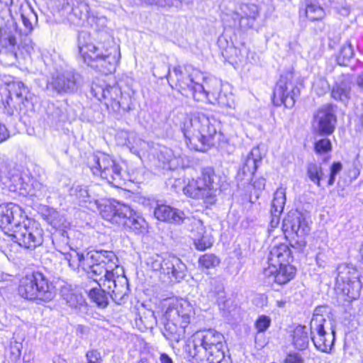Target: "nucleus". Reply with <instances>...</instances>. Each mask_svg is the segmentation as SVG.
Here are the masks:
<instances>
[{
    "instance_id": "obj_1",
    "label": "nucleus",
    "mask_w": 363,
    "mask_h": 363,
    "mask_svg": "<svg viewBox=\"0 0 363 363\" xmlns=\"http://www.w3.org/2000/svg\"><path fill=\"white\" fill-rule=\"evenodd\" d=\"M180 128L189 146L199 151L215 145L221 135L220 121L214 116L202 112L185 115Z\"/></svg>"
},
{
    "instance_id": "obj_2",
    "label": "nucleus",
    "mask_w": 363,
    "mask_h": 363,
    "mask_svg": "<svg viewBox=\"0 0 363 363\" xmlns=\"http://www.w3.org/2000/svg\"><path fill=\"white\" fill-rule=\"evenodd\" d=\"M79 52L85 63L104 74L116 71L121 58L120 48L113 40L107 38L96 43L91 42L86 32H81L78 36Z\"/></svg>"
},
{
    "instance_id": "obj_3",
    "label": "nucleus",
    "mask_w": 363,
    "mask_h": 363,
    "mask_svg": "<svg viewBox=\"0 0 363 363\" xmlns=\"http://www.w3.org/2000/svg\"><path fill=\"white\" fill-rule=\"evenodd\" d=\"M179 86L183 91H189L195 101H207L211 104H216L222 106L231 107L227 96L220 92V83L216 79L211 80L212 89H206L203 82V74L191 65L184 67L177 66L173 69Z\"/></svg>"
},
{
    "instance_id": "obj_4",
    "label": "nucleus",
    "mask_w": 363,
    "mask_h": 363,
    "mask_svg": "<svg viewBox=\"0 0 363 363\" xmlns=\"http://www.w3.org/2000/svg\"><path fill=\"white\" fill-rule=\"evenodd\" d=\"M166 308L162 318L164 335L178 342L185 335V330L191 323L195 312L192 304L185 299L172 298L165 301Z\"/></svg>"
},
{
    "instance_id": "obj_5",
    "label": "nucleus",
    "mask_w": 363,
    "mask_h": 363,
    "mask_svg": "<svg viewBox=\"0 0 363 363\" xmlns=\"http://www.w3.org/2000/svg\"><path fill=\"white\" fill-rule=\"evenodd\" d=\"M101 216L111 223L123 226L136 234L145 233L148 228L147 223L139 213L117 201L102 203Z\"/></svg>"
},
{
    "instance_id": "obj_6",
    "label": "nucleus",
    "mask_w": 363,
    "mask_h": 363,
    "mask_svg": "<svg viewBox=\"0 0 363 363\" xmlns=\"http://www.w3.org/2000/svg\"><path fill=\"white\" fill-rule=\"evenodd\" d=\"M220 187V177L211 167L203 169L201 177L192 179L184 188L186 195L201 199L207 204H213Z\"/></svg>"
},
{
    "instance_id": "obj_7",
    "label": "nucleus",
    "mask_w": 363,
    "mask_h": 363,
    "mask_svg": "<svg viewBox=\"0 0 363 363\" xmlns=\"http://www.w3.org/2000/svg\"><path fill=\"white\" fill-rule=\"evenodd\" d=\"M18 294L28 300L49 302L55 296V289L52 283L40 272L26 275L20 280Z\"/></svg>"
},
{
    "instance_id": "obj_8",
    "label": "nucleus",
    "mask_w": 363,
    "mask_h": 363,
    "mask_svg": "<svg viewBox=\"0 0 363 363\" xmlns=\"http://www.w3.org/2000/svg\"><path fill=\"white\" fill-rule=\"evenodd\" d=\"M88 165L94 174L113 186L120 187L123 184L121 167L111 156L103 152L93 154L88 158Z\"/></svg>"
},
{
    "instance_id": "obj_9",
    "label": "nucleus",
    "mask_w": 363,
    "mask_h": 363,
    "mask_svg": "<svg viewBox=\"0 0 363 363\" xmlns=\"http://www.w3.org/2000/svg\"><path fill=\"white\" fill-rule=\"evenodd\" d=\"M148 264L154 271L160 272V279L164 282H179L186 275L185 264L174 255H156L150 259Z\"/></svg>"
},
{
    "instance_id": "obj_10",
    "label": "nucleus",
    "mask_w": 363,
    "mask_h": 363,
    "mask_svg": "<svg viewBox=\"0 0 363 363\" xmlns=\"http://www.w3.org/2000/svg\"><path fill=\"white\" fill-rule=\"evenodd\" d=\"M21 33L14 18L0 26V60L6 65H13L19 58L16 35Z\"/></svg>"
},
{
    "instance_id": "obj_11",
    "label": "nucleus",
    "mask_w": 363,
    "mask_h": 363,
    "mask_svg": "<svg viewBox=\"0 0 363 363\" xmlns=\"http://www.w3.org/2000/svg\"><path fill=\"white\" fill-rule=\"evenodd\" d=\"M21 247L33 250L42 245L43 230L40 224L28 217L9 235Z\"/></svg>"
},
{
    "instance_id": "obj_12",
    "label": "nucleus",
    "mask_w": 363,
    "mask_h": 363,
    "mask_svg": "<svg viewBox=\"0 0 363 363\" xmlns=\"http://www.w3.org/2000/svg\"><path fill=\"white\" fill-rule=\"evenodd\" d=\"M282 229L286 237H290L301 250L306 245V238L311 227L306 218L298 211H291L283 220Z\"/></svg>"
},
{
    "instance_id": "obj_13",
    "label": "nucleus",
    "mask_w": 363,
    "mask_h": 363,
    "mask_svg": "<svg viewBox=\"0 0 363 363\" xmlns=\"http://www.w3.org/2000/svg\"><path fill=\"white\" fill-rule=\"evenodd\" d=\"M104 261V262H97L95 265L93 266V269L90 272V274H92L93 279L96 281L97 276H104V279L102 280V279L100 278L99 281H103V286L107 288L108 290V293L110 294L111 292L116 298L124 296L126 294L127 288L123 284L120 286L117 284V282H121L123 281L124 279L118 276H117L116 279L113 272L115 269H118V258L115 255V260H113L115 266L112 268L108 267L111 261L108 259H105Z\"/></svg>"
},
{
    "instance_id": "obj_14",
    "label": "nucleus",
    "mask_w": 363,
    "mask_h": 363,
    "mask_svg": "<svg viewBox=\"0 0 363 363\" xmlns=\"http://www.w3.org/2000/svg\"><path fill=\"white\" fill-rule=\"evenodd\" d=\"M322 308H315L310 323L311 337L314 346L320 351L330 352L335 340V331L327 333L325 324L327 322L325 317L320 313Z\"/></svg>"
},
{
    "instance_id": "obj_15",
    "label": "nucleus",
    "mask_w": 363,
    "mask_h": 363,
    "mask_svg": "<svg viewBox=\"0 0 363 363\" xmlns=\"http://www.w3.org/2000/svg\"><path fill=\"white\" fill-rule=\"evenodd\" d=\"M82 84L79 74L73 70L56 71L48 82V88L58 94L73 93L77 91Z\"/></svg>"
},
{
    "instance_id": "obj_16",
    "label": "nucleus",
    "mask_w": 363,
    "mask_h": 363,
    "mask_svg": "<svg viewBox=\"0 0 363 363\" xmlns=\"http://www.w3.org/2000/svg\"><path fill=\"white\" fill-rule=\"evenodd\" d=\"M305 14L311 21H321L326 16L323 6H333L341 15L347 16L350 9L345 0H306Z\"/></svg>"
},
{
    "instance_id": "obj_17",
    "label": "nucleus",
    "mask_w": 363,
    "mask_h": 363,
    "mask_svg": "<svg viewBox=\"0 0 363 363\" xmlns=\"http://www.w3.org/2000/svg\"><path fill=\"white\" fill-rule=\"evenodd\" d=\"M356 274V271L348 265L341 264L337 267L336 287L351 299L359 297L361 289Z\"/></svg>"
},
{
    "instance_id": "obj_18",
    "label": "nucleus",
    "mask_w": 363,
    "mask_h": 363,
    "mask_svg": "<svg viewBox=\"0 0 363 363\" xmlns=\"http://www.w3.org/2000/svg\"><path fill=\"white\" fill-rule=\"evenodd\" d=\"M299 92L291 75L281 76L274 90L273 103L276 106L284 104L286 108H291L294 105L295 97L298 96Z\"/></svg>"
},
{
    "instance_id": "obj_19",
    "label": "nucleus",
    "mask_w": 363,
    "mask_h": 363,
    "mask_svg": "<svg viewBox=\"0 0 363 363\" xmlns=\"http://www.w3.org/2000/svg\"><path fill=\"white\" fill-rule=\"evenodd\" d=\"M26 218L20 206L13 203L0 204V228L9 236Z\"/></svg>"
},
{
    "instance_id": "obj_20",
    "label": "nucleus",
    "mask_w": 363,
    "mask_h": 363,
    "mask_svg": "<svg viewBox=\"0 0 363 363\" xmlns=\"http://www.w3.org/2000/svg\"><path fill=\"white\" fill-rule=\"evenodd\" d=\"M55 6L63 11L70 21L88 18L90 16V5L94 0H51Z\"/></svg>"
},
{
    "instance_id": "obj_21",
    "label": "nucleus",
    "mask_w": 363,
    "mask_h": 363,
    "mask_svg": "<svg viewBox=\"0 0 363 363\" xmlns=\"http://www.w3.org/2000/svg\"><path fill=\"white\" fill-rule=\"evenodd\" d=\"M192 341L194 345L193 357L195 359H201L203 355L201 352H203L204 349L208 347L216 345L219 342L224 341L223 335L213 329H208L205 330H200L196 332L192 336Z\"/></svg>"
},
{
    "instance_id": "obj_22",
    "label": "nucleus",
    "mask_w": 363,
    "mask_h": 363,
    "mask_svg": "<svg viewBox=\"0 0 363 363\" xmlns=\"http://www.w3.org/2000/svg\"><path fill=\"white\" fill-rule=\"evenodd\" d=\"M336 122L337 119L333 108L330 106H325L315 113L313 127L319 135H328L334 132Z\"/></svg>"
},
{
    "instance_id": "obj_23",
    "label": "nucleus",
    "mask_w": 363,
    "mask_h": 363,
    "mask_svg": "<svg viewBox=\"0 0 363 363\" xmlns=\"http://www.w3.org/2000/svg\"><path fill=\"white\" fill-rule=\"evenodd\" d=\"M262 156L259 147H253L242 160L241 167L237 174V179L242 184H248L252 181L262 162Z\"/></svg>"
},
{
    "instance_id": "obj_24",
    "label": "nucleus",
    "mask_w": 363,
    "mask_h": 363,
    "mask_svg": "<svg viewBox=\"0 0 363 363\" xmlns=\"http://www.w3.org/2000/svg\"><path fill=\"white\" fill-rule=\"evenodd\" d=\"M189 230L193 235L194 243L198 250L203 251L210 248L213 243V238L211 232H208L203 222L196 218H188Z\"/></svg>"
},
{
    "instance_id": "obj_25",
    "label": "nucleus",
    "mask_w": 363,
    "mask_h": 363,
    "mask_svg": "<svg viewBox=\"0 0 363 363\" xmlns=\"http://www.w3.org/2000/svg\"><path fill=\"white\" fill-rule=\"evenodd\" d=\"M295 274L296 268L289 263L268 266L264 270V275L268 279V281L274 282L279 285L287 284L294 279Z\"/></svg>"
},
{
    "instance_id": "obj_26",
    "label": "nucleus",
    "mask_w": 363,
    "mask_h": 363,
    "mask_svg": "<svg viewBox=\"0 0 363 363\" xmlns=\"http://www.w3.org/2000/svg\"><path fill=\"white\" fill-rule=\"evenodd\" d=\"M91 91L96 98L99 101H104L107 106H111L113 109L120 108V101L121 97V89L116 86H106L95 84L92 86Z\"/></svg>"
},
{
    "instance_id": "obj_27",
    "label": "nucleus",
    "mask_w": 363,
    "mask_h": 363,
    "mask_svg": "<svg viewBox=\"0 0 363 363\" xmlns=\"http://www.w3.org/2000/svg\"><path fill=\"white\" fill-rule=\"evenodd\" d=\"M259 9L254 4H242L239 9L234 12L233 19L239 22L243 28H251L259 16Z\"/></svg>"
},
{
    "instance_id": "obj_28",
    "label": "nucleus",
    "mask_w": 363,
    "mask_h": 363,
    "mask_svg": "<svg viewBox=\"0 0 363 363\" xmlns=\"http://www.w3.org/2000/svg\"><path fill=\"white\" fill-rule=\"evenodd\" d=\"M7 91L9 93V99L6 100V104H4L8 113L11 115L13 114L15 111L18 110L16 104H12L13 96H14L17 99L23 101L24 99H28L29 94L28 89L20 81H12L7 84Z\"/></svg>"
},
{
    "instance_id": "obj_29",
    "label": "nucleus",
    "mask_w": 363,
    "mask_h": 363,
    "mask_svg": "<svg viewBox=\"0 0 363 363\" xmlns=\"http://www.w3.org/2000/svg\"><path fill=\"white\" fill-rule=\"evenodd\" d=\"M14 2L18 4V7L17 11L13 12V15H20L25 27L23 33L27 35L32 32L33 24L37 22V15L27 0H15Z\"/></svg>"
},
{
    "instance_id": "obj_30",
    "label": "nucleus",
    "mask_w": 363,
    "mask_h": 363,
    "mask_svg": "<svg viewBox=\"0 0 363 363\" xmlns=\"http://www.w3.org/2000/svg\"><path fill=\"white\" fill-rule=\"evenodd\" d=\"M225 340L218 345L208 347L203 350L201 359H196L201 363H231L230 356L225 354Z\"/></svg>"
},
{
    "instance_id": "obj_31",
    "label": "nucleus",
    "mask_w": 363,
    "mask_h": 363,
    "mask_svg": "<svg viewBox=\"0 0 363 363\" xmlns=\"http://www.w3.org/2000/svg\"><path fill=\"white\" fill-rule=\"evenodd\" d=\"M105 259H108L111 262H109V268H112L114 267V264L113 260H115V254L111 251H94L87 252L86 255H84L81 269L86 272L87 274H90V272L93 269V266L97 262H104Z\"/></svg>"
},
{
    "instance_id": "obj_32",
    "label": "nucleus",
    "mask_w": 363,
    "mask_h": 363,
    "mask_svg": "<svg viewBox=\"0 0 363 363\" xmlns=\"http://www.w3.org/2000/svg\"><path fill=\"white\" fill-rule=\"evenodd\" d=\"M154 215L159 220L172 223H179L185 220H188L189 218L185 217L183 211L163 204L157 205L155 209Z\"/></svg>"
},
{
    "instance_id": "obj_33",
    "label": "nucleus",
    "mask_w": 363,
    "mask_h": 363,
    "mask_svg": "<svg viewBox=\"0 0 363 363\" xmlns=\"http://www.w3.org/2000/svg\"><path fill=\"white\" fill-rule=\"evenodd\" d=\"M291 259V250L289 246L281 243L271 248L268 257V264L269 266H274L289 263Z\"/></svg>"
},
{
    "instance_id": "obj_34",
    "label": "nucleus",
    "mask_w": 363,
    "mask_h": 363,
    "mask_svg": "<svg viewBox=\"0 0 363 363\" xmlns=\"http://www.w3.org/2000/svg\"><path fill=\"white\" fill-rule=\"evenodd\" d=\"M75 195L78 199L80 205L86 206L91 210L94 208H97L101 213V203L105 201H110L109 200L99 201L94 197L91 196L86 187L82 186H77L75 188Z\"/></svg>"
},
{
    "instance_id": "obj_35",
    "label": "nucleus",
    "mask_w": 363,
    "mask_h": 363,
    "mask_svg": "<svg viewBox=\"0 0 363 363\" xmlns=\"http://www.w3.org/2000/svg\"><path fill=\"white\" fill-rule=\"evenodd\" d=\"M291 343L298 350H306L309 345V336L305 326L297 325L291 332Z\"/></svg>"
},
{
    "instance_id": "obj_36",
    "label": "nucleus",
    "mask_w": 363,
    "mask_h": 363,
    "mask_svg": "<svg viewBox=\"0 0 363 363\" xmlns=\"http://www.w3.org/2000/svg\"><path fill=\"white\" fill-rule=\"evenodd\" d=\"M332 97L336 100L347 104L351 99V82L348 80H343L337 83L331 91Z\"/></svg>"
},
{
    "instance_id": "obj_37",
    "label": "nucleus",
    "mask_w": 363,
    "mask_h": 363,
    "mask_svg": "<svg viewBox=\"0 0 363 363\" xmlns=\"http://www.w3.org/2000/svg\"><path fill=\"white\" fill-rule=\"evenodd\" d=\"M98 286L93 287L89 291V298L95 302L99 306L105 308L108 305V294H110L113 298L114 299H122L123 296L120 298L119 296L116 298L114 295L111 292L108 293V290L106 289L107 291L105 289H101V286L103 284L96 283Z\"/></svg>"
},
{
    "instance_id": "obj_38",
    "label": "nucleus",
    "mask_w": 363,
    "mask_h": 363,
    "mask_svg": "<svg viewBox=\"0 0 363 363\" xmlns=\"http://www.w3.org/2000/svg\"><path fill=\"white\" fill-rule=\"evenodd\" d=\"M64 258L69 264L70 268L74 270L79 269L82 267L84 253L77 250L70 248L69 252L63 253Z\"/></svg>"
},
{
    "instance_id": "obj_39",
    "label": "nucleus",
    "mask_w": 363,
    "mask_h": 363,
    "mask_svg": "<svg viewBox=\"0 0 363 363\" xmlns=\"http://www.w3.org/2000/svg\"><path fill=\"white\" fill-rule=\"evenodd\" d=\"M286 202V189L279 187L274 194L272 203L271 212H275L276 214L281 213Z\"/></svg>"
},
{
    "instance_id": "obj_40",
    "label": "nucleus",
    "mask_w": 363,
    "mask_h": 363,
    "mask_svg": "<svg viewBox=\"0 0 363 363\" xmlns=\"http://www.w3.org/2000/svg\"><path fill=\"white\" fill-rule=\"evenodd\" d=\"M323 171L320 164L309 163L307 165V175L310 180L318 186H320V181L323 177Z\"/></svg>"
},
{
    "instance_id": "obj_41",
    "label": "nucleus",
    "mask_w": 363,
    "mask_h": 363,
    "mask_svg": "<svg viewBox=\"0 0 363 363\" xmlns=\"http://www.w3.org/2000/svg\"><path fill=\"white\" fill-rule=\"evenodd\" d=\"M121 136L126 138L125 144L129 147L130 150L135 154H139V149L145 142L133 133L123 132L120 135V137Z\"/></svg>"
},
{
    "instance_id": "obj_42",
    "label": "nucleus",
    "mask_w": 363,
    "mask_h": 363,
    "mask_svg": "<svg viewBox=\"0 0 363 363\" xmlns=\"http://www.w3.org/2000/svg\"><path fill=\"white\" fill-rule=\"evenodd\" d=\"M63 296L67 304L71 308L79 310L86 308L85 300L81 294L70 292Z\"/></svg>"
},
{
    "instance_id": "obj_43",
    "label": "nucleus",
    "mask_w": 363,
    "mask_h": 363,
    "mask_svg": "<svg viewBox=\"0 0 363 363\" xmlns=\"http://www.w3.org/2000/svg\"><path fill=\"white\" fill-rule=\"evenodd\" d=\"M354 56V50L350 42H347L341 48L340 52L337 57V63L340 65L346 66Z\"/></svg>"
},
{
    "instance_id": "obj_44",
    "label": "nucleus",
    "mask_w": 363,
    "mask_h": 363,
    "mask_svg": "<svg viewBox=\"0 0 363 363\" xmlns=\"http://www.w3.org/2000/svg\"><path fill=\"white\" fill-rule=\"evenodd\" d=\"M220 264V259L213 254H205L199 259V267L204 269L215 268Z\"/></svg>"
},
{
    "instance_id": "obj_45",
    "label": "nucleus",
    "mask_w": 363,
    "mask_h": 363,
    "mask_svg": "<svg viewBox=\"0 0 363 363\" xmlns=\"http://www.w3.org/2000/svg\"><path fill=\"white\" fill-rule=\"evenodd\" d=\"M313 90L319 96H322L329 90L327 80L322 77H318L313 83Z\"/></svg>"
},
{
    "instance_id": "obj_46",
    "label": "nucleus",
    "mask_w": 363,
    "mask_h": 363,
    "mask_svg": "<svg viewBox=\"0 0 363 363\" xmlns=\"http://www.w3.org/2000/svg\"><path fill=\"white\" fill-rule=\"evenodd\" d=\"M158 159L163 164H169V168H172L174 166V160L175 158L170 149L164 147L163 150H160Z\"/></svg>"
},
{
    "instance_id": "obj_47",
    "label": "nucleus",
    "mask_w": 363,
    "mask_h": 363,
    "mask_svg": "<svg viewBox=\"0 0 363 363\" xmlns=\"http://www.w3.org/2000/svg\"><path fill=\"white\" fill-rule=\"evenodd\" d=\"M314 148L315 152L318 154H325L331 150L332 144L329 139L322 138L315 141Z\"/></svg>"
},
{
    "instance_id": "obj_48",
    "label": "nucleus",
    "mask_w": 363,
    "mask_h": 363,
    "mask_svg": "<svg viewBox=\"0 0 363 363\" xmlns=\"http://www.w3.org/2000/svg\"><path fill=\"white\" fill-rule=\"evenodd\" d=\"M18 46L19 52L21 53L19 57L23 55L22 50H25V52L29 55H30L34 52L35 44L28 38H25L24 40L22 41L20 45H18Z\"/></svg>"
},
{
    "instance_id": "obj_49",
    "label": "nucleus",
    "mask_w": 363,
    "mask_h": 363,
    "mask_svg": "<svg viewBox=\"0 0 363 363\" xmlns=\"http://www.w3.org/2000/svg\"><path fill=\"white\" fill-rule=\"evenodd\" d=\"M271 324V319L267 315H260L255 323V328L259 333L264 332Z\"/></svg>"
},
{
    "instance_id": "obj_50",
    "label": "nucleus",
    "mask_w": 363,
    "mask_h": 363,
    "mask_svg": "<svg viewBox=\"0 0 363 363\" xmlns=\"http://www.w3.org/2000/svg\"><path fill=\"white\" fill-rule=\"evenodd\" d=\"M15 0H0V11L4 9H9L11 18H14L13 12L17 11L18 4H15Z\"/></svg>"
},
{
    "instance_id": "obj_51",
    "label": "nucleus",
    "mask_w": 363,
    "mask_h": 363,
    "mask_svg": "<svg viewBox=\"0 0 363 363\" xmlns=\"http://www.w3.org/2000/svg\"><path fill=\"white\" fill-rule=\"evenodd\" d=\"M342 169V164L340 162H334L330 167V174L328 180V185L332 186L335 180L337 173Z\"/></svg>"
},
{
    "instance_id": "obj_52",
    "label": "nucleus",
    "mask_w": 363,
    "mask_h": 363,
    "mask_svg": "<svg viewBox=\"0 0 363 363\" xmlns=\"http://www.w3.org/2000/svg\"><path fill=\"white\" fill-rule=\"evenodd\" d=\"M284 363H304V358L301 354L293 352L286 355Z\"/></svg>"
},
{
    "instance_id": "obj_53",
    "label": "nucleus",
    "mask_w": 363,
    "mask_h": 363,
    "mask_svg": "<svg viewBox=\"0 0 363 363\" xmlns=\"http://www.w3.org/2000/svg\"><path fill=\"white\" fill-rule=\"evenodd\" d=\"M86 358L89 362L97 363L101 359V354L97 350H91L86 353Z\"/></svg>"
},
{
    "instance_id": "obj_54",
    "label": "nucleus",
    "mask_w": 363,
    "mask_h": 363,
    "mask_svg": "<svg viewBox=\"0 0 363 363\" xmlns=\"http://www.w3.org/2000/svg\"><path fill=\"white\" fill-rule=\"evenodd\" d=\"M10 137V133L5 125L0 123V143L6 141Z\"/></svg>"
},
{
    "instance_id": "obj_55",
    "label": "nucleus",
    "mask_w": 363,
    "mask_h": 363,
    "mask_svg": "<svg viewBox=\"0 0 363 363\" xmlns=\"http://www.w3.org/2000/svg\"><path fill=\"white\" fill-rule=\"evenodd\" d=\"M281 213L276 214L275 212H271L272 220L270 222V225L272 228H276L279 223V216Z\"/></svg>"
},
{
    "instance_id": "obj_56",
    "label": "nucleus",
    "mask_w": 363,
    "mask_h": 363,
    "mask_svg": "<svg viewBox=\"0 0 363 363\" xmlns=\"http://www.w3.org/2000/svg\"><path fill=\"white\" fill-rule=\"evenodd\" d=\"M253 186L255 189L259 191L264 189L265 186V180L263 178L258 179L254 182Z\"/></svg>"
},
{
    "instance_id": "obj_57",
    "label": "nucleus",
    "mask_w": 363,
    "mask_h": 363,
    "mask_svg": "<svg viewBox=\"0 0 363 363\" xmlns=\"http://www.w3.org/2000/svg\"><path fill=\"white\" fill-rule=\"evenodd\" d=\"M159 359L160 363H174L173 359L166 353H161Z\"/></svg>"
},
{
    "instance_id": "obj_58",
    "label": "nucleus",
    "mask_w": 363,
    "mask_h": 363,
    "mask_svg": "<svg viewBox=\"0 0 363 363\" xmlns=\"http://www.w3.org/2000/svg\"><path fill=\"white\" fill-rule=\"evenodd\" d=\"M12 277L13 276L8 274V273H5L4 272H3L1 269H0V282L1 281H11L12 280Z\"/></svg>"
},
{
    "instance_id": "obj_59",
    "label": "nucleus",
    "mask_w": 363,
    "mask_h": 363,
    "mask_svg": "<svg viewBox=\"0 0 363 363\" xmlns=\"http://www.w3.org/2000/svg\"><path fill=\"white\" fill-rule=\"evenodd\" d=\"M210 283L211 285H216V288L215 289H211V291L213 293H218L222 289V286L218 284L217 280L216 279H211Z\"/></svg>"
},
{
    "instance_id": "obj_60",
    "label": "nucleus",
    "mask_w": 363,
    "mask_h": 363,
    "mask_svg": "<svg viewBox=\"0 0 363 363\" xmlns=\"http://www.w3.org/2000/svg\"><path fill=\"white\" fill-rule=\"evenodd\" d=\"M357 84L358 85L359 87L363 89V73L357 77Z\"/></svg>"
},
{
    "instance_id": "obj_61",
    "label": "nucleus",
    "mask_w": 363,
    "mask_h": 363,
    "mask_svg": "<svg viewBox=\"0 0 363 363\" xmlns=\"http://www.w3.org/2000/svg\"><path fill=\"white\" fill-rule=\"evenodd\" d=\"M286 301L284 300H278L276 301L277 306L279 308H283L286 305Z\"/></svg>"
},
{
    "instance_id": "obj_62",
    "label": "nucleus",
    "mask_w": 363,
    "mask_h": 363,
    "mask_svg": "<svg viewBox=\"0 0 363 363\" xmlns=\"http://www.w3.org/2000/svg\"><path fill=\"white\" fill-rule=\"evenodd\" d=\"M53 363H65V361L60 357H56L54 359Z\"/></svg>"
},
{
    "instance_id": "obj_63",
    "label": "nucleus",
    "mask_w": 363,
    "mask_h": 363,
    "mask_svg": "<svg viewBox=\"0 0 363 363\" xmlns=\"http://www.w3.org/2000/svg\"><path fill=\"white\" fill-rule=\"evenodd\" d=\"M138 363H147L146 360H140Z\"/></svg>"
},
{
    "instance_id": "obj_64",
    "label": "nucleus",
    "mask_w": 363,
    "mask_h": 363,
    "mask_svg": "<svg viewBox=\"0 0 363 363\" xmlns=\"http://www.w3.org/2000/svg\"><path fill=\"white\" fill-rule=\"evenodd\" d=\"M361 121H362V125H363V115L362 116Z\"/></svg>"
}]
</instances>
